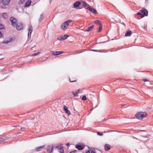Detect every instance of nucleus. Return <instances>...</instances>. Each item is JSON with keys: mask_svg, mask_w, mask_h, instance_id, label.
Masks as SVG:
<instances>
[{"mask_svg": "<svg viewBox=\"0 0 153 153\" xmlns=\"http://www.w3.org/2000/svg\"><path fill=\"white\" fill-rule=\"evenodd\" d=\"M147 113L145 112H141L137 113L136 114L137 118L139 120L142 119L147 116Z\"/></svg>", "mask_w": 153, "mask_h": 153, "instance_id": "1", "label": "nucleus"}, {"mask_svg": "<svg viewBox=\"0 0 153 153\" xmlns=\"http://www.w3.org/2000/svg\"><path fill=\"white\" fill-rule=\"evenodd\" d=\"M10 20L11 23L13 27H16L18 25L17 19L13 17H11Z\"/></svg>", "mask_w": 153, "mask_h": 153, "instance_id": "2", "label": "nucleus"}, {"mask_svg": "<svg viewBox=\"0 0 153 153\" xmlns=\"http://www.w3.org/2000/svg\"><path fill=\"white\" fill-rule=\"evenodd\" d=\"M69 36V35H65L64 36H61L60 37H59L57 39L59 40H65L67 39V38Z\"/></svg>", "mask_w": 153, "mask_h": 153, "instance_id": "3", "label": "nucleus"}, {"mask_svg": "<svg viewBox=\"0 0 153 153\" xmlns=\"http://www.w3.org/2000/svg\"><path fill=\"white\" fill-rule=\"evenodd\" d=\"M33 31V28L32 26H30L28 28V38L30 39L31 34Z\"/></svg>", "mask_w": 153, "mask_h": 153, "instance_id": "4", "label": "nucleus"}, {"mask_svg": "<svg viewBox=\"0 0 153 153\" xmlns=\"http://www.w3.org/2000/svg\"><path fill=\"white\" fill-rule=\"evenodd\" d=\"M64 52L62 51H51V53L55 56L58 55L63 53Z\"/></svg>", "mask_w": 153, "mask_h": 153, "instance_id": "5", "label": "nucleus"}, {"mask_svg": "<svg viewBox=\"0 0 153 153\" xmlns=\"http://www.w3.org/2000/svg\"><path fill=\"white\" fill-rule=\"evenodd\" d=\"M11 0H2V4L4 5H8L10 3Z\"/></svg>", "mask_w": 153, "mask_h": 153, "instance_id": "6", "label": "nucleus"}, {"mask_svg": "<svg viewBox=\"0 0 153 153\" xmlns=\"http://www.w3.org/2000/svg\"><path fill=\"white\" fill-rule=\"evenodd\" d=\"M142 12L144 16H147L148 15V12L147 10L144 8L140 10Z\"/></svg>", "mask_w": 153, "mask_h": 153, "instance_id": "7", "label": "nucleus"}, {"mask_svg": "<svg viewBox=\"0 0 153 153\" xmlns=\"http://www.w3.org/2000/svg\"><path fill=\"white\" fill-rule=\"evenodd\" d=\"M16 27L17 30H20L23 28V25L22 24L20 23L18 24L17 26Z\"/></svg>", "mask_w": 153, "mask_h": 153, "instance_id": "8", "label": "nucleus"}, {"mask_svg": "<svg viewBox=\"0 0 153 153\" xmlns=\"http://www.w3.org/2000/svg\"><path fill=\"white\" fill-rule=\"evenodd\" d=\"M64 109L65 112L68 114V115H70L71 114L70 111L68 110V107L65 105L64 106Z\"/></svg>", "mask_w": 153, "mask_h": 153, "instance_id": "9", "label": "nucleus"}, {"mask_svg": "<svg viewBox=\"0 0 153 153\" xmlns=\"http://www.w3.org/2000/svg\"><path fill=\"white\" fill-rule=\"evenodd\" d=\"M82 3L83 5L85 7L86 9H87L88 10V8L90 7V6L89 5H88L87 4V3L85 1H82Z\"/></svg>", "mask_w": 153, "mask_h": 153, "instance_id": "10", "label": "nucleus"}, {"mask_svg": "<svg viewBox=\"0 0 153 153\" xmlns=\"http://www.w3.org/2000/svg\"><path fill=\"white\" fill-rule=\"evenodd\" d=\"M75 147L79 150H82L84 148V146L78 145H76L75 146Z\"/></svg>", "mask_w": 153, "mask_h": 153, "instance_id": "11", "label": "nucleus"}, {"mask_svg": "<svg viewBox=\"0 0 153 153\" xmlns=\"http://www.w3.org/2000/svg\"><path fill=\"white\" fill-rule=\"evenodd\" d=\"M81 2L79 1H77L74 3V7L75 8L78 7L80 4Z\"/></svg>", "mask_w": 153, "mask_h": 153, "instance_id": "12", "label": "nucleus"}, {"mask_svg": "<svg viewBox=\"0 0 153 153\" xmlns=\"http://www.w3.org/2000/svg\"><path fill=\"white\" fill-rule=\"evenodd\" d=\"M132 33V32L131 30H127L125 34L126 36H130Z\"/></svg>", "mask_w": 153, "mask_h": 153, "instance_id": "13", "label": "nucleus"}, {"mask_svg": "<svg viewBox=\"0 0 153 153\" xmlns=\"http://www.w3.org/2000/svg\"><path fill=\"white\" fill-rule=\"evenodd\" d=\"M31 0H28L25 3L24 6L25 7H26L29 6L31 4Z\"/></svg>", "mask_w": 153, "mask_h": 153, "instance_id": "14", "label": "nucleus"}, {"mask_svg": "<svg viewBox=\"0 0 153 153\" xmlns=\"http://www.w3.org/2000/svg\"><path fill=\"white\" fill-rule=\"evenodd\" d=\"M89 11L91 12L92 13H96L97 11L96 10L93 8L92 7H90L88 8V9Z\"/></svg>", "mask_w": 153, "mask_h": 153, "instance_id": "15", "label": "nucleus"}, {"mask_svg": "<svg viewBox=\"0 0 153 153\" xmlns=\"http://www.w3.org/2000/svg\"><path fill=\"white\" fill-rule=\"evenodd\" d=\"M105 151H108L110 149V146L109 144H105Z\"/></svg>", "mask_w": 153, "mask_h": 153, "instance_id": "16", "label": "nucleus"}, {"mask_svg": "<svg viewBox=\"0 0 153 153\" xmlns=\"http://www.w3.org/2000/svg\"><path fill=\"white\" fill-rule=\"evenodd\" d=\"M53 148L52 146H48L47 147V150L48 152L52 151L53 150Z\"/></svg>", "mask_w": 153, "mask_h": 153, "instance_id": "17", "label": "nucleus"}, {"mask_svg": "<svg viewBox=\"0 0 153 153\" xmlns=\"http://www.w3.org/2000/svg\"><path fill=\"white\" fill-rule=\"evenodd\" d=\"M45 146L43 145L41 146H39L36 149V150L37 151H39L41 150L44 147H45Z\"/></svg>", "mask_w": 153, "mask_h": 153, "instance_id": "18", "label": "nucleus"}, {"mask_svg": "<svg viewBox=\"0 0 153 153\" xmlns=\"http://www.w3.org/2000/svg\"><path fill=\"white\" fill-rule=\"evenodd\" d=\"M44 18V16L43 13H42L39 19V21L40 22L42 21Z\"/></svg>", "mask_w": 153, "mask_h": 153, "instance_id": "19", "label": "nucleus"}, {"mask_svg": "<svg viewBox=\"0 0 153 153\" xmlns=\"http://www.w3.org/2000/svg\"><path fill=\"white\" fill-rule=\"evenodd\" d=\"M94 25H92L88 28L85 31L88 32L92 30L94 27Z\"/></svg>", "mask_w": 153, "mask_h": 153, "instance_id": "20", "label": "nucleus"}, {"mask_svg": "<svg viewBox=\"0 0 153 153\" xmlns=\"http://www.w3.org/2000/svg\"><path fill=\"white\" fill-rule=\"evenodd\" d=\"M12 38H11V39H10L9 40H4L3 42L2 43H3L7 44V43H9L10 42L12 41Z\"/></svg>", "mask_w": 153, "mask_h": 153, "instance_id": "21", "label": "nucleus"}, {"mask_svg": "<svg viewBox=\"0 0 153 153\" xmlns=\"http://www.w3.org/2000/svg\"><path fill=\"white\" fill-rule=\"evenodd\" d=\"M67 27L63 23L61 25V28L62 29L64 30L65 29H66Z\"/></svg>", "mask_w": 153, "mask_h": 153, "instance_id": "22", "label": "nucleus"}, {"mask_svg": "<svg viewBox=\"0 0 153 153\" xmlns=\"http://www.w3.org/2000/svg\"><path fill=\"white\" fill-rule=\"evenodd\" d=\"M2 16L3 18L5 19H6L8 17V15L7 13H3L2 15Z\"/></svg>", "mask_w": 153, "mask_h": 153, "instance_id": "23", "label": "nucleus"}, {"mask_svg": "<svg viewBox=\"0 0 153 153\" xmlns=\"http://www.w3.org/2000/svg\"><path fill=\"white\" fill-rule=\"evenodd\" d=\"M94 23L96 24H98L100 25H101V23L100 22L99 20H95L94 21Z\"/></svg>", "mask_w": 153, "mask_h": 153, "instance_id": "24", "label": "nucleus"}, {"mask_svg": "<svg viewBox=\"0 0 153 153\" xmlns=\"http://www.w3.org/2000/svg\"><path fill=\"white\" fill-rule=\"evenodd\" d=\"M137 14L138 15H140L141 18H143L144 17L143 14V13L141 12H138L137 13Z\"/></svg>", "mask_w": 153, "mask_h": 153, "instance_id": "25", "label": "nucleus"}, {"mask_svg": "<svg viewBox=\"0 0 153 153\" xmlns=\"http://www.w3.org/2000/svg\"><path fill=\"white\" fill-rule=\"evenodd\" d=\"M63 147L62 145V144H60L59 145H58L56 146V148L57 149H59V150L60 149L62 148Z\"/></svg>", "mask_w": 153, "mask_h": 153, "instance_id": "26", "label": "nucleus"}, {"mask_svg": "<svg viewBox=\"0 0 153 153\" xmlns=\"http://www.w3.org/2000/svg\"><path fill=\"white\" fill-rule=\"evenodd\" d=\"M25 0H20L19 1V4H21L24 3L25 2Z\"/></svg>", "mask_w": 153, "mask_h": 153, "instance_id": "27", "label": "nucleus"}, {"mask_svg": "<svg viewBox=\"0 0 153 153\" xmlns=\"http://www.w3.org/2000/svg\"><path fill=\"white\" fill-rule=\"evenodd\" d=\"M4 26L2 24L0 23V30H2L3 29H4Z\"/></svg>", "mask_w": 153, "mask_h": 153, "instance_id": "28", "label": "nucleus"}, {"mask_svg": "<svg viewBox=\"0 0 153 153\" xmlns=\"http://www.w3.org/2000/svg\"><path fill=\"white\" fill-rule=\"evenodd\" d=\"M102 24L100 25H99V30H98V32H100L101 30L102 29Z\"/></svg>", "mask_w": 153, "mask_h": 153, "instance_id": "29", "label": "nucleus"}, {"mask_svg": "<svg viewBox=\"0 0 153 153\" xmlns=\"http://www.w3.org/2000/svg\"><path fill=\"white\" fill-rule=\"evenodd\" d=\"M59 150L60 153H64V150L63 147L61 148Z\"/></svg>", "mask_w": 153, "mask_h": 153, "instance_id": "30", "label": "nucleus"}, {"mask_svg": "<svg viewBox=\"0 0 153 153\" xmlns=\"http://www.w3.org/2000/svg\"><path fill=\"white\" fill-rule=\"evenodd\" d=\"M39 53H40V52H37L36 53H34L32 54V56H35L38 55Z\"/></svg>", "mask_w": 153, "mask_h": 153, "instance_id": "31", "label": "nucleus"}, {"mask_svg": "<svg viewBox=\"0 0 153 153\" xmlns=\"http://www.w3.org/2000/svg\"><path fill=\"white\" fill-rule=\"evenodd\" d=\"M82 99L83 100H85L87 99L85 95H84L83 96V97H82Z\"/></svg>", "mask_w": 153, "mask_h": 153, "instance_id": "32", "label": "nucleus"}, {"mask_svg": "<svg viewBox=\"0 0 153 153\" xmlns=\"http://www.w3.org/2000/svg\"><path fill=\"white\" fill-rule=\"evenodd\" d=\"M73 94L74 95V96H77V94H78V93H77V92H72Z\"/></svg>", "mask_w": 153, "mask_h": 153, "instance_id": "33", "label": "nucleus"}, {"mask_svg": "<svg viewBox=\"0 0 153 153\" xmlns=\"http://www.w3.org/2000/svg\"><path fill=\"white\" fill-rule=\"evenodd\" d=\"M6 138H2L1 137L0 138V142L3 141L4 140L6 139Z\"/></svg>", "mask_w": 153, "mask_h": 153, "instance_id": "34", "label": "nucleus"}, {"mask_svg": "<svg viewBox=\"0 0 153 153\" xmlns=\"http://www.w3.org/2000/svg\"><path fill=\"white\" fill-rule=\"evenodd\" d=\"M64 24H65V25L66 26H67L68 27V25H69V23L68 22H67V21H66L64 23H63Z\"/></svg>", "mask_w": 153, "mask_h": 153, "instance_id": "35", "label": "nucleus"}, {"mask_svg": "<svg viewBox=\"0 0 153 153\" xmlns=\"http://www.w3.org/2000/svg\"><path fill=\"white\" fill-rule=\"evenodd\" d=\"M91 51H96V52H101V50H91Z\"/></svg>", "mask_w": 153, "mask_h": 153, "instance_id": "36", "label": "nucleus"}, {"mask_svg": "<svg viewBox=\"0 0 153 153\" xmlns=\"http://www.w3.org/2000/svg\"><path fill=\"white\" fill-rule=\"evenodd\" d=\"M90 150L91 151V153H96L94 149L93 150L92 149H90Z\"/></svg>", "mask_w": 153, "mask_h": 153, "instance_id": "37", "label": "nucleus"}, {"mask_svg": "<svg viewBox=\"0 0 153 153\" xmlns=\"http://www.w3.org/2000/svg\"><path fill=\"white\" fill-rule=\"evenodd\" d=\"M97 134L98 135H100V136H102L103 135V134L102 133H101L100 132H98L97 133Z\"/></svg>", "mask_w": 153, "mask_h": 153, "instance_id": "38", "label": "nucleus"}, {"mask_svg": "<svg viewBox=\"0 0 153 153\" xmlns=\"http://www.w3.org/2000/svg\"><path fill=\"white\" fill-rule=\"evenodd\" d=\"M82 92V91L81 90L78 89V90L77 93H78V94Z\"/></svg>", "mask_w": 153, "mask_h": 153, "instance_id": "39", "label": "nucleus"}, {"mask_svg": "<svg viewBox=\"0 0 153 153\" xmlns=\"http://www.w3.org/2000/svg\"><path fill=\"white\" fill-rule=\"evenodd\" d=\"M3 36L2 33L0 31V38H1Z\"/></svg>", "mask_w": 153, "mask_h": 153, "instance_id": "40", "label": "nucleus"}, {"mask_svg": "<svg viewBox=\"0 0 153 153\" xmlns=\"http://www.w3.org/2000/svg\"><path fill=\"white\" fill-rule=\"evenodd\" d=\"M72 20H69L68 21H67V22H68L69 24V23L71 22H72Z\"/></svg>", "mask_w": 153, "mask_h": 153, "instance_id": "41", "label": "nucleus"}, {"mask_svg": "<svg viewBox=\"0 0 153 153\" xmlns=\"http://www.w3.org/2000/svg\"><path fill=\"white\" fill-rule=\"evenodd\" d=\"M126 105H125V104H123V105H121V106H120V107L121 108H123L124 106H125Z\"/></svg>", "mask_w": 153, "mask_h": 153, "instance_id": "42", "label": "nucleus"}, {"mask_svg": "<svg viewBox=\"0 0 153 153\" xmlns=\"http://www.w3.org/2000/svg\"><path fill=\"white\" fill-rule=\"evenodd\" d=\"M70 81L71 82H75L76 81V80H73V81H72V80H71V79H70Z\"/></svg>", "mask_w": 153, "mask_h": 153, "instance_id": "43", "label": "nucleus"}, {"mask_svg": "<svg viewBox=\"0 0 153 153\" xmlns=\"http://www.w3.org/2000/svg\"><path fill=\"white\" fill-rule=\"evenodd\" d=\"M76 151H72L70 152L69 153H74L75 152H76Z\"/></svg>", "mask_w": 153, "mask_h": 153, "instance_id": "44", "label": "nucleus"}, {"mask_svg": "<svg viewBox=\"0 0 153 153\" xmlns=\"http://www.w3.org/2000/svg\"><path fill=\"white\" fill-rule=\"evenodd\" d=\"M143 81H144V82H146V81H148V80L146 79H143Z\"/></svg>", "mask_w": 153, "mask_h": 153, "instance_id": "45", "label": "nucleus"}, {"mask_svg": "<svg viewBox=\"0 0 153 153\" xmlns=\"http://www.w3.org/2000/svg\"><path fill=\"white\" fill-rule=\"evenodd\" d=\"M69 145H70V144H69V143H68L66 144V146H69Z\"/></svg>", "mask_w": 153, "mask_h": 153, "instance_id": "46", "label": "nucleus"}, {"mask_svg": "<svg viewBox=\"0 0 153 153\" xmlns=\"http://www.w3.org/2000/svg\"><path fill=\"white\" fill-rule=\"evenodd\" d=\"M86 153H90V151L89 150H88V151L87 152H86Z\"/></svg>", "mask_w": 153, "mask_h": 153, "instance_id": "47", "label": "nucleus"}, {"mask_svg": "<svg viewBox=\"0 0 153 153\" xmlns=\"http://www.w3.org/2000/svg\"><path fill=\"white\" fill-rule=\"evenodd\" d=\"M52 151H50L49 152V153H52Z\"/></svg>", "mask_w": 153, "mask_h": 153, "instance_id": "48", "label": "nucleus"}, {"mask_svg": "<svg viewBox=\"0 0 153 153\" xmlns=\"http://www.w3.org/2000/svg\"><path fill=\"white\" fill-rule=\"evenodd\" d=\"M123 25H125V26H126V25H125V24H124V23H123Z\"/></svg>", "mask_w": 153, "mask_h": 153, "instance_id": "49", "label": "nucleus"}, {"mask_svg": "<svg viewBox=\"0 0 153 153\" xmlns=\"http://www.w3.org/2000/svg\"><path fill=\"white\" fill-rule=\"evenodd\" d=\"M35 47V46H34V47H32V48H34Z\"/></svg>", "mask_w": 153, "mask_h": 153, "instance_id": "50", "label": "nucleus"}, {"mask_svg": "<svg viewBox=\"0 0 153 153\" xmlns=\"http://www.w3.org/2000/svg\"><path fill=\"white\" fill-rule=\"evenodd\" d=\"M102 42L101 43H104V42Z\"/></svg>", "mask_w": 153, "mask_h": 153, "instance_id": "51", "label": "nucleus"}]
</instances>
